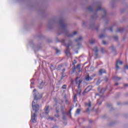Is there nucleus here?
I'll return each instance as SVG.
<instances>
[{"instance_id":"1","label":"nucleus","mask_w":128,"mask_h":128,"mask_svg":"<svg viewBox=\"0 0 128 128\" xmlns=\"http://www.w3.org/2000/svg\"><path fill=\"white\" fill-rule=\"evenodd\" d=\"M33 92H34V102H36V100H40V98H42V95L40 94L38 92H36V89H34Z\"/></svg>"},{"instance_id":"2","label":"nucleus","mask_w":128,"mask_h":128,"mask_svg":"<svg viewBox=\"0 0 128 128\" xmlns=\"http://www.w3.org/2000/svg\"><path fill=\"white\" fill-rule=\"evenodd\" d=\"M36 102H36V101H33L32 102V108L33 110H35L36 112H38V110H40V106L38 104H36Z\"/></svg>"},{"instance_id":"3","label":"nucleus","mask_w":128,"mask_h":128,"mask_svg":"<svg viewBox=\"0 0 128 128\" xmlns=\"http://www.w3.org/2000/svg\"><path fill=\"white\" fill-rule=\"evenodd\" d=\"M32 120L34 124L36 122V114L35 113L32 114Z\"/></svg>"},{"instance_id":"4","label":"nucleus","mask_w":128,"mask_h":128,"mask_svg":"<svg viewBox=\"0 0 128 128\" xmlns=\"http://www.w3.org/2000/svg\"><path fill=\"white\" fill-rule=\"evenodd\" d=\"M118 64H122L123 62L122 61H120V60H117L116 62V70H118L120 68V66H118Z\"/></svg>"},{"instance_id":"5","label":"nucleus","mask_w":128,"mask_h":128,"mask_svg":"<svg viewBox=\"0 0 128 128\" xmlns=\"http://www.w3.org/2000/svg\"><path fill=\"white\" fill-rule=\"evenodd\" d=\"M60 26H61L62 28H66V24H64V20H60Z\"/></svg>"},{"instance_id":"6","label":"nucleus","mask_w":128,"mask_h":128,"mask_svg":"<svg viewBox=\"0 0 128 128\" xmlns=\"http://www.w3.org/2000/svg\"><path fill=\"white\" fill-rule=\"evenodd\" d=\"M45 84H46V82L44 81H40V82H39V84H40V86H38L39 88L40 89L42 88V86H44Z\"/></svg>"},{"instance_id":"7","label":"nucleus","mask_w":128,"mask_h":128,"mask_svg":"<svg viewBox=\"0 0 128 128\" xmlns=\"http://www.w3.org/2000/svg\"><path fill=\"white\" fill-rule=\"evenodd\" d=\"M76 70H78L79 72H82V68H80V64H78L76 67H75Z\"/></svg>"},{"instance_id":"8","label":"nucleus","mask_w":128,"mask_h":128,"mask_svg":"<svg viewBox=\"0 0 128 128\" xmlns=\"http://www.w3.org/2000/svg\"><path fill=\"white\" fill-rule=\"evenodd\" d=\"M94 52H95V56H98V47L95 46L94 48Z\"/></svg>"},{"instance_id":"9","label":"nucleus","mask_w":128,"mask_h":128,"mask_svg":"<svg viewBox=\"0 0 128 128\" xmlns=\"http://www.w3.org/2000/svg\"><path fill=\"white\" fill-rule=\"evenodd\" d=\"M50 108V106H47L45 108L44 110H45V114H48V113L50 112V110L48 109Z\"/></svg>"},{"instance_id":"10","label":"nucleus","mask_w":128,"mask_h":128,"mask_svg":"<svg viewBox=\"0 0 128 128\" xmlns=\"http://www.w3.org/2000/svg\"><path fill=\"white\" fill-rule=\"evenodd\" d=\"M90 90H88V87L87 88H86L84 90V92H82V96H84V94H88V92H90Z\"/></svg>"},{"instance_id":"11","label":"nucleus","mask_w":128,"mask_h":128,"mask_svg":"<svg viewBox=\"0 0 128 128\" xmlns=\"http://www.w3.org/2000/svg\"><path fill=\"white\" fill-rule=\"evenodd\" d=\"M76 86H78V88H80V84H82V81L80 80H76Z\"/></svg>"},{"instance_id":"12","label":"nucleus","mask_w":128,"mask_h":128,"mask_svg":"<svg viewBox=\"0 0 128 128\" xmlns=\"http://www.w3.org/2000/svg\"><path fill=\"white\" fill-rule=\"evenodd\" d=\"M77 92V94H78L79 96H80V94L82 92V89L80 88H78V90H76Z\"/></svg>"},{"instance_id":"13","label":"nucleus","mask_w":128,"mask_h":128,"mask_svg":"<svg viewBox=\"0 0 128 128\" xmlns=\"http://www.w3.org/2000/svg\"><path fill=\"white\" fill-rule=\"evenodd\" d=\"M72 42H70L68 45H65L66 46H68V48L65 51V52H66V54H68V48H70V46L72 45Z\"/></svg>"},{"instance_id":"14","label":"nucleus","mask_w":128,"mask_h":128,"mask_svg":"<svg viewBox=\"0 0 128 128\" xmlns=\"http://www.w3.org/2000/svg\"><path fill=\"white\" fill-rule=\"evenodd\" d=\"M99 74H106V72L104 69H100Z\"/></svg>"},{"instance_id":"15","label":"nucleus","mask_w":128,"mask_h":128,"mask_svg":"<svg viewBox=\"0 0 128 128\" xmlns=\"http://www.w3.org/2000/svg\"><path fill=\"white\" fill-rule=\"evenodd\" d=\"M85 80H92V78L90 77V75L88 74H87V75L86 76V77H85Z\"/></svg>"},{"instance_id":"16","label":"nucleus","mask_w":128,"mask_h":128,"mask_svg":"<svg viewBox=\"0 0 128 128\" xmlns=\"http://www.w3.org/2000/svg\"><path fill=\"white\" fill-rule=\"evenodd\" d=\"M77 34L78 33L76 32H74L73 33V34H69L68 35V36L69 38H72L74 36H76V34Z\"/></svg>"},{"instance_id":"17","label":"nucleus","mask_w":128,"mask_h":128,"mask_svg":"<svg viewBox=\"0 0 128 128\" xmlns=\"http://www.w3.org/2000/svg\"><path fill=\"white\" fill-rule=\"evenodd\" d=\"M82 40V37L80 36L78 39L76 40V42H80V40Z\"/></svg>"},{"instance_id":"18","label":"nucleus","mask_w":128,"mask_h":128,"mask_svg":"<svg viewBox=\"0 0 128 128\" xmlns=\"http://www.w3.org/2000/svg\"><path fill=\"white\" fill-rule=\"evenodd\" d=\"M85 106H88V108H90V106H92V102L90 101L88 103H85Z\"/></svg>"},{"instance_id":"19","label":"nucleus","mask_w":128,"mask_h":128,"mask_svg":"<svg viewBox=\"0 0 128 128\" xmlns=\"http://www.w3.org/2000/svg\"><path fill=\"white\" fill-rule=\"evenodd\" d=\"M74 62H74L73 64H74V67L72 68V72H76V65H74V64H76V60H74Z\"/></svg>"},{"instance_id":"20","label":"nucleus","mask_w":128,"mask_h":128,"mask_svg":"<svg viewBox=\"0 0 128 128\" xmlns=\"http://www.w3.org/2000/svg\"><path fill=\"white\" fill-rule=\"evenodd\" d=\"M62 68V64H60V65L58 66V67L56 68L57 70H60V68Z\"/></svg>"},{"instance_id":"21","label":"nucleus","mask_w":128,"mask_h":128,"mask_svg":"<svg viewBox=\"0 0 128 128\" xmlns=\"http://www.w3.org/2000/svg\"><path fill=\"white\" fill-rule=\"evenodd\" d=\"M94 42H96V40H94V39L92 40L90 42V44H94Z\"/></svg>"},{"instance_id":"22","label":"nucleus","mask_w":128,"mask_h":128,"mask_svg":"<svg viewBox=\"0 0 128 128\" xmlns=\"http://www.w3.org/2000/svg\"><path fill=\"white\" fill-rule=\"evenodd\" d=\"M64 106H61V112L62 114H64Z\"/></svg>"},{"instance_id":"23","label":"nucleus","mask_w":128,"mask_h":128,"mask_svg":"<svg viewBox=\"0 0 128 128\" xmlns=\"http://www.w3.org/2000/svg\"><path fill=\"white\" fill-rule=\"evenodd\" d=\"M102 102L100 100V99L98 100L97 104L100 106L102 104Z\"/></svg>"},{"instance_id":"24","label":"nucleus","mask_w":128,"mask_h":128,"mask_svg":"<svg viewBox=\"0 0 128 128\" xmlns=\"http://www.w3.org/2000/svg\"><path fill=\"white\" fill-rule=\"evenodd\" d=\"M80 112V109L78 108L76 110V114H79Z\"/></svg>"},{"instance_id":"25","label":"nucleus","mask_w":128,"mask_h":128,"mask_svg":"<svg viewBox=\"0 0 128 128\" xmlns=\"http://www.w3.org/2000/svg\"><path fill=\"white\" fill-rule=\"evenodd\" d=\"M78 98H76V94H74V102H76Z\"/></svg>"},{"instance_id":"26","label":"nucleus","mask_w":128,"mask_h":128,"mask_svg":"<svg viewBox=\"0 0 128 128\" xmlns=\"http://www.w3.org/2000/svg\"><path fill=\"white\" fill-rule=\"evenodd\" d=\"M116 80H122V78H120V77H116Z\"/></svg>"},{"instance_id":"27","label":"nucleus","mask_w":128,"mask_h":128,"mask_svg":"<svg viewBox=\"0 0 128 128\" xmlns=\"http://www.w3.org/2000/svg\"><path fill=\"white\" fill-rule=\"evenodd\" d=\"M104 92H106V89L104 88H102L101 90H100V92L104 93Z\"/></svg>"},{"instance_id":"28","label":"nucleus","mask_w":128,"mask_h":128,"mask_svg":"<svg viewBox=\"0 0 128 128\" xmlns=\"http://www.w3.org/2000/svg\"><path fill=\"white\" fill-rule=\"evenodd\" d=\"M122 28H118L116 31V32H122Z\"/></svg>"},{"instance_id":"29","label":"nucleus","mask_w":128,"mask_h":128,"mask_svg":"<svg viewBox=\"0 0 128 128\" xmlns=\"http://www.w3.org/2000/svg\"><path fill=\"white\" fill-rule=\"evenodd\" d=\"M99 38H104V35L102 34L100 35Z\"/></svg>"},{"instance_id":"30","label":"nucleus","mask_w":128,"mask_h":128,"mask_svg":"<svg viewBox=\"0 0 128 128\" xmlns=\"http://www.w3.org/2000/svg\"><path fill=\"white\" fill-rule=\"evenodd\" d=\"M102 10V8L101 6H100L97 9V10Z\"/></svg>"},{"instance_id":"31","label":"nucleus","mask_w":128,"mask_h":128,"mask_svg":"<svg viewBox=\"0 0 128 128\" xmlns=\"http://www.w3.org/2000/svg\"><path fill=\"white\" fill-rule=\"evenodd\" d=\"M118 36H114V40H118Z\"/></svg>"},{"instance_id":"32","label":"nucleus","mask_w":128,"mask_h":128,"mask_svg":"<svg viewBox=\"0 0 128 128\" xmlns=\"http://www.w3.org/2000/svg\"><path fill=\"white\" fill-rule=\"evenodd\" d=\"M62 88L66 89V84H64L62 86Z\"/></svg>"},{"instance_id":"33","label":"nucleus","mask_w":128,"mask_h":128,"mask_svg":"<svg viewBox=\"0 0 128 128\" xmlns=\"http://www.w3.org/2000/svg\"><path fill=\"white\" fill-rule=\"evenodd\" d=\"M88 10L92 11V7H89L88 8Z\"/></svg>"},{"instance_id":"34","label":"nucleus","mask_w":128,"mask_h":128,"mask_svg":"<svg viewBox=\"0 0 128 128\" xmlns=\"http://www.w3.org/2000/svg\"><path fill=\"white\" fill-rule=\"evenodd\" d=\"M100 84V80H98V81H97V82L96 83V84L97 86H98V84Z\"/></svg>"},{"instance_id":"35","label":"nucleus","mask_w":128,"mask_h":128,"mask_svg":"<svg viewBox=\"0 0 128 128\" xmlns=\"http://www.w3.org/2000/svg\"><path fill=\"white\" fill-rule=\"evenodd\" d=\"M58 52H60V51L57 49L56 50V54H58Z\"/></svg>"},{"instance_id":"36","label":"nucleus","mask_w":128,"mask_h":128,"mask_svg":"<svg viewBox=\"0 0 128 128\" xmlns=\"http://www.w3.org/2000/svg\"><path fill=\"white\" fill-rule=\"evenodd\" d=\"M109 30H110V32H112V27H110L109 28Z\"/></svg>"},{"instance_id":"37","label":"nucleus","mask_w":128,"mask_h":128,"mask_svg":"<svg viewBox=\"0 0 128 128\" xmlns=\"http://www.w3.org/2000/svg\"><path fill=\"white\" fill-rule=\"evenodd\" d=\"M104 48H101V52H102V54H104Z\"/></svg>"},{"instance_id":"38","label":"nucleus","mask_w":128,"mask_h":128,"mask_svg":"<svg viewBox=\"0 0 128 128\" xmlns=\"http://www.w3.org/2000/svg\"><path fill=\"white\" fill-rule=\"evenodd\" d=\"M102 44H106V41H104V40H103Z\"/></svg>"},{"instance_id":"39","label":"nucleus","mask_w":128,"mask_h":128,"mask_svg":"<svg viewBox=\"0 0 128 128\" xmlns=\"http://www.w3.org/2000/svg\"><path fill=\"white\" fill-rule=\"evenodd\" d=\"M48 120H54V118H50V117H49L48 118Z\"/></svg>"},{"instance_id":"40","label":"nucleus","mask_w":128,"mask_h":128,"mask_svg":"<svg viewBox=\"0 0 128 128\" xmlns=\"http://www.w3.org/2000/svg\"><path fill=\"white\" fill-rule=\"evenodd\" d=\"M54 116H56V118H59L60 117V115H58V114H56V115H54Z\"/></svg>"},{"instance_id":"41","label":"nucleus","mask_w":128,"mask_h":128,"mask_svg":"<svg viewBox=\"0 0 128 128\" xmlns=\"http://www.w3.org/2000/svg\"><path fill=\"white\" fill-rule=\"evenodd\" d=\"M107 106H112V104H106Z\"/></svg>"},{"instance_id":"42","label":"nucleus","mask_w":128,"mask_h":128,"mask_svg":"<svg viewBox=\"0 0 128 128\" xmlns=\"http://www.w3.org/2000/svg\"><path fill=\"white\" fill-rule=\"evenodd\" d=\"M58 128V126H54L52 128Z\"/></svg>"},{"instance_id":"43","label":"nucleus","mask_w":128,"mask_h":128,"mask_svg":"<svg viewBox=\"0 0 128 128\" xmlns=\"http://www.w3.org/2000/svg\"><path fill=\"white\" fill-rule=\"evenodd\" d=\"M66 71V69H63V70H62V72H64Z\"/></svg>"},{"instance_id":"44","label":"nucleus","mask_w":128,"mask_h":128,"mask_svg":"<svg viewBox=\"0 0 128 128\" xmlns=\"http://www.w3.org/2000/svg\"><path fill=\"white\" fill-rule=\"evenodd\" d=\"M125 68H127V70H128V66H125Z\"/></svg>"},{"instance_id":"45","label":"nucleus","mask_w":128,"mask_h":128,"mask_svg":"<svg viewBox=\"0 0 128 128\" xmlns=\"http://www.w3.org/2000/svg\"><path fill=\"white\" fill-rule=\"evenodd\" d=\"M86 112H90V108H87Z\"/></svg>"},{"instance_id":"46","label":"nucleus","mask_w":128,"mask_h":128,"mask_svg":"<svg viewBox=\"0 0 128 128\" xmlns=\"http://www.w3.org/2000/svg\"><path fill=\"white\" fill-rule=\"evenodd\" d=\"M105 78H106V80H108V78L105 77Z\"/></svg>"},{"instance_id":"47","label":"nucleus","mask_w":128,"mask_h":128,"mask_svg":"<svg viewBox=\"0 0 128 128\" xmlns=\"http://www.w3.org/2000/svg\"><path fill=\"white\" fill-rule=\"evenodd\" d=\"M124 86H128V84H124Z\"/></svg>"},{"instance_id":"48","label":"nucleus","mask_w":128,"mask_h":128,"mask_svg":"<svg viewBox=\"0 0 128 128\" xmlns=\"http://www.w3.org/2000/svg\"><path fill=\"white\" fill-rule=\"evenodd\" d=\"M56 112L57 114H58V112H59L58 110H56Z\"/></svg>"},{"instance_id":"49","label":"nucleus","mask_w":128,"mask_h":128,"mask_svg":"<svg viewBox=\"0 0 128 128\" xmlns=\"http://www.w3.org/2000/svg\"><path fill=\"white\" fill-rule=\"evenodd\" d=\"M115 85L116 86H118V83H116Z\"/></svg>"},{"instance_id":"50","label":"nucleus","mask_w":128,"mask_h":128,"mask_svg":"<svg viewBox=\"0 0 128 128\" xmlns=\"http://www.w3.org/2000/svg\"><path fill=\"white\" fill-rule=\"evenodd\" d=\"M72 110V109L70 110V112H69V114H70V111Z\"/></svg>"},{"instance_id":"51","label":"nucleus","mask_w":128,"mask_h":128,"mask_svg":"<svg viewBox=\"0 0 128 128\" xmlns=\"http://www.w3.org/2000/svg\"><path fill=\"white\" fill-rule=\"evenodd\" d=\"M89 122H92V120H90Z\"/></svg>"},{"instance_id":"52","label":"nucleus","mask_w":128,"mask_h":128,"mask_svg":"<svg viewBox=\"0 0 128 128\" xmlns=\"http://www.w3.org/2000/svg\"><path fill=\"white\" fill-rule=\"evenodd\" d=\"M63 119H64V120H66V117L64 116V117H63Z\"/></svg>"},{"instance_id":"53","label":"nucleus","mask_w":128,"mask_h":128,"mask_svg":"<svg viewBox=\"0 0 128 128\" xmlns=\"http://www.w3.org/2000/svg\"><path fill=\"white\" fill-rule=\"evenodd\" d=\"M64 124H65V125L66 124V122H64Z\"/></svg>"},{"instance_id":"54","label":"nucleus","mask_w":128,"mask_h":128,"mask_svg":"<svg viewBox=\"0 0 128 128\" xmlns=\"http://www.w3.org/2000/svg\"><path fill=\"white\" fill-rule=\"evenodd\" d=\"M112 48H114V46H112Z\"/></svg>"},{"instance_id":"55","label":"nucleus","mask_w":128,"mask_h":128,"mask_svg":"<svg viewBox=\"0 0 128 128\" xmlns=\"http://www.w3.org/2000/svg\"><path fill=\"white\" fill-rule=\"evenodd\" d=\"M76 80H78V78H76Z\"/></svg>"},{"instance_id":"56","label":"nucleus","mask_w":128,"mask_h":128,"mask_svg":"<svg viewBox=\"0 0 128 128\" xmlns=\"http://www.w3.org/2000/svg\"><path fill=\"white\" fill-rule=\"evenodd\" d=\"M96 96H98V94H96Z\"/></svg>"},{"instance_id":"57","label":"nucleus","mask_w":128,"mask_h":128,"mask_svg":"<svg viewBox=\"0 0 128 128\" xmlns=\"http://www.w3.org/2000/svg\"><path fill=\"white\" fill-rule=\"evenodd\" d=\"M32 84H34V82H32Z\"/></svg>"},{"instance_id":"58","label":"nucleus","mask_w":128,"mask_h":128,"mask_svg":"<svg viewBox=\"0 0 128 128\" xmlns=\"http://www.w3.org/2000/svg\"><path fill=\"white\" fill-rule=\"evenodd\" d=\"M78 45L80 46V44H78Z\"/></svg>"},{"instance_id":"59","label":"nucleus","mask_w":128,"mask_h":128,"mask_svg":"<svg viewBox=\"0 0 128 128\" xmlns=\"http://www.w3.org/2000/svg\"><path fill=\"white\" fill-rule=\"evenodd\" d=\"M52 66H53V65H52Z\"/></svg>"}]
</instances>
